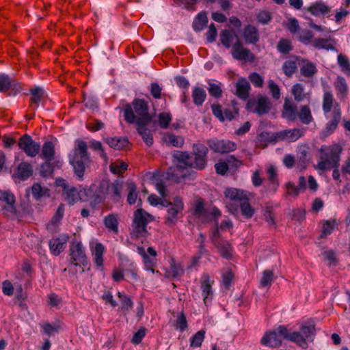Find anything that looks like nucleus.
Segmentation results:
<instances>
[{
    "mask_svg": "<svg viewBox=\"0 0 350 350\" xmlns=\"http://www.w3.org/2000/svg\"><path fill=\"white\" fill-rule=\"evenodd\" d=\"M133 107L130 105L125 106L124 116L125 120L131 124H135L138 133L148 146L153 144L152 132L148 126L152 124V117L148 113L147 103L142 99H135Z\"/></svg>",
    "mask_w": 350,
    "mask_h": 350,
    "instance_id": "1",
    "label": "nucleus"
},
{
    "mask_svg": "<svg viewBox=\"0 0 350 350\" xmlns=\"http://www.w3.org/2000/svg\"><path fill=\"white\" fill-rule=\"evenodd\" d=\"M207 153L208 148L202 144H194L193 145L192 154L187 152H175L173 157L176 160V167H170L168 174L174 175V172H176L175 179L176 181H180V178L186 176L183 171L187 167L203 170L206 165Z\"/></svg>",
    "mask_w": 350,
    "mask_h": 350,
    "instance_id": "2",
    "label": "nucleus"
},
{
    "mask_svg": "<svg viewBox=\"0 0 350 350\" xmlns=\"http://www.w3.org/2000/svg\"><path fill=\"white\" fill-rule=\"evenodd\" d=\"M280 332L285 340L293 342L303 349H306L308 342H312L315 336V325L313 322L308 321L301 325L300 332H290L286 327H281Z\"/></svg>",
    "mask_w": 350,
    "mask_h": 350,
    "instance_id": "3",
    "label": "nucleus"
},
{
    "mask_svg": "<svg viewBox=\"0 0 350 350\" xmlns=\"http://www.w3.org/2000/svg\"><path fill=\"white\" fill-rule=\"evenodd\" d=\"M69 161L74 168L75 174L79 178H81L84 175L85 165L90 163L85 142L79 139L75 141V147L72 154L69 155Z\"/></svg>",
    "mask_w": 350,
    "mask_h": 350,
    "instance_id": "4",
    "label": "nucleus"
},
{
    "mask_svg": "<svg viewBox=\"0 0 350 350\" xmlns=\"http://www.w3.org/2000/svg\"><path fill=\"white\" fill-rule=\"evenodd\" d=\"M342 150L341 146L338 144L322 146L319 150V160L316 168L325 171L338 167Z\"/></svg>",
    "mask_w": 350,
    "mask_h": 350,
    "instance_id": "5",
    "label": "nucleus"
},
{
    "mask_svg": "<svg viewBox=\"0 0 350 350\" xmlns=\"http://www.w3.org/2000/svg\"><path fill=\"white\" fill-rule=\"evenodd\" d=\"M70 262L75 267L81 268V272H84L82 267H85L88 264L85 249L81 241L75 240L72 241L70 245Z\"/></svg>",
    "mask_w": 350,
    "mask_h": 350,
    "instance_id": "6",
    "label": "nucleus"
},
{
    "mask_svg": "<svg viewBox=\"0 0 350 350\" xmlns=\"http://www.w3.org/2000/svg\"><path fill=\"white\" fill-rule=\"evenodd\" d=\"M153 220V217L142 208L134 213V232L137 237L144 236L147 232V224Z\"/></svg>",
    "mask_w": 350,
    "mask_h": 350,
    "instance_id": "7",
    "label": "nucleus"
},
{
    "mask_svg": "<svg viewBox=\"0 0 350 350\" xmlns=\"http://www.w3.org/2000/svg\"><path fill=\"white\" fill-rule=\"evenodd\" d=\"M161 205L167 208L166 217L167 224L175 223L178 219L179 214L182 212L184 207L183 202L179 197H176L173 202L163 200L161 202Z\"/></svg>",
    "mask_w": 350,
    "mask_h": 350,
    "instance_id": "8",
    "label": "nucleus"
},
{
    "mask_svg": "<svg viewBox=\"0 0 350 350\" xmlns=\"http://www.w3.org/2000/svg\"><path fill=\"white\" fill-rule=\"evenodd\" d=\"M19 148L30 157H35L40 152V146L34 142L31 136L25 135L22 136L18 142Z\"/></svg>",
    "mask_w": 350,
    "mask_h": 350,
    "instance_id": "9",
    "label": "nucleus"
},
{
    "mask_svg": "<svg viewBox=\"0 0 350 350\" xmlns=\"http://www.w3.org/2000/svg\"><path fill=\"white\" fill-rule=\"evenodd\" d=\"M137 252L143 258L145 269L154 273L157 264V252L152 247H149L147 249V254L143 247L139 246L137 247Z\"/></svg>",
    "mask_w": 350,
    "mask_h": 350,
    "instance_id": "10",
    "label": "nucleus"
},
{
    "mask_svg": "<svg viewBox=\"0 0 350 350\" xmlns=\"http://www.w3.org/2000/svg\"><path fill=\"white\" fill-rule=\"evenodd\" d=\"M200 284L203 301L207 306L211 303L214 296L212 288L214 280L207 273H203L200 278Z\"/></svg>",
    "mask_w": 350,
    "mask_h": 350,
    "instance_id": "11",
    "label": "nucleus"
},
{
    "mask_svg": "<svg viewBox=\"0 0 350 350\" xmlns=\"http://www.w3.org/2000/svg\"><path fill=\"white\" fill-rule=\"evenodd\" d=\"M281 327H286L284 325H280L274 330L267 332L261 338V344L272 348L279 347L282 345V340H285L284 337L281 335L280 332V329Z\"/></svg>",
    "mask_w": 350,
    "mask_h": 350,
    "instance_id": "12",
    "label": "nucleus"
},
{
    "mask_svg": "<svg viewBox=\"0 0 350 350\" xmlns=\"http://www.w3.org/2000/svg\"><path fill=\"white\" fill-rule=\"evenodd\" d=\"M270 108L269 99L264 96H260L257 100H250L247 103V109L259 115L268 112Z\"/></svg>",
    "mask_w": 350,
    "mask_h": 350,
    "instance_id": "13",
    "label": "nucleus"
},
{
    "mask_svg": "<svg viewBox=\"0 0 350 350\" xmlns=\"http://www.w3.org/2000/svg\"><path fill=\"white\" fill-rule=\"evenodd\" d=\"M208 145L214 152L219 153H226L233 151L237 147L235 143L226 139L209 140L208 142Z\"/></svg>",
    "mask_w": 350,
    "mask_h": 350,
    "instance_id": "14",
    "label": "nucleus"
},
{
    "mask_svg": "<svg viewBox=\"0 0 350 350\" xmlns=\"http://www.w3.org/2000/svg\"><path fill=\"white\" fill-rule=\"evenodd\" d=\"M231 54L232 57L237 60H243L245 62H253L254 59V55L250 50L244 48L239 40L234 42L232 48Z\"/></svg>",
    "mask_w": 350,
    "mask_h": 350,
    "instance_id": "15",
    "label": "nucleus"
},
{
    "mask_svg": "<svg viewBox=\"0 0 350 350\" xmlns=\"http://www.w3.org/2000/svg\"><path fill=\"white\" fill-rule=\"evenodd\" d=\"M341 110L339 103H336L332 113V119L326 124L323 131L325 135H329L336 129L340 119Z\"/></svg>",
    "mask_w": 350,
    "mask_h": 350,
    "instance_id": "16",
    "label": "nucleus"
},
{
    "mask_svg": "<svg viewBox=\"0 0 350 350\" xmlns=\"http://www.w3.org/2000/svg\"><path fill=\"white\" fill-rule=\"evenodd\" d=\"M299 59L301 75L308 79H312L317 72L316 64L301 57Z\"/></svg>",
    "mask_w": 350,
    "mask_h": 350,
    "instance_id": "17",
    "label": "nucleus"
},
{
    "mask_svg": "<svg viewBox=\"0 0 350 350\" xmlns=\"http://www.w3.org/2000/svg\"><path fill=\"white\" fill-rule=\"evenodd\" d=\"M322 86L323 87V96L322 109L325 114L329 113L332 109L334 108L335 103H334V96L331 91L327 90V83L325 81H321Z\"/></svg>",
    "mask_w": 350,
    "mask_h": 350,
    "instance_id": "18",
    "label": "nucleus"
},
{
    "mask_svg": "<svg viewBox=\"0 0 350 350\" xmlns=\"http://www.w3.org/2000/svg\"><path fill=\"white\" fill-rule=\"evenodd\" d=\"M277 135L279 141L293 142L303 135V132L299 129H293L277 132Z\"/></svg>",
    "mask_w": 350,
    "mask_h": 350,
    "instance_id": "19",
    "label": "nucleus"
},
{
    "mask_svg": "<svg viewBox=\"0 0 350 350\" xmlns=\"http://www.w3.org/2000/svg\"><path fill=\"white\" fill-rule=\"evenodd\" d=\"M162 142L167 146L180 148L183 146L185 140L180 135H176L170 132H166L162 135Z\"/></svg>",
    "mask_w": 350,
    "mask_h": 350,
    "instance_id": "20",
    "label": "nucleus"
},
{
    "mask_svg": "<svg viewBox=\"0 0 350 350\" xmlns=\"http://www.w3.org/2000/svg\"><path fill=\"white\" fill-rule=\"evenodd\" d=\"M92 256L95 265L98 268L103 267V254L105 252V247L100 243H96L94 245H91Z\"/></svg>",
    "mask_w": 350,
    "mask_h": 350,
    "instance_id": "21",
    "label": "nucleus"
},
{
    "mask_svg": "<svg viewBox=\"0 0 350 350\" xmlns=\"http://www.w3.org/2000/svg\"><path fill=\"white\" fill-rule=\"evenodd\" d=\"M306 9L314 16H324L331 11V8L322 1L312 3Z\"/></svg>",
    "mask_w": 350,
    "mask_h": 350,
    "instance_id": "22",
    "label": "nucleus"
},
{
    "mask_svg": "<svg viewBox=\"0 0 350 350\" xmlns=\"http://www.w3.org/2000/svg\"><path fill=\"white\" fill-rule=\"evenodd\" d=\"M240 40L236 33L232 31L224 29L220 33V41L227 49L232 47L234 42Z\"/></svg>",
    "mask_w": 350,
    "mask_h": 350,
    "instance_id": "23",
    "label": "nucleus"
},
{
    "mask_svg": "<svg viewBox=\"0 0 350 350\" xmlns=\"http://www.w3.org/2000/svg\"><path fill=\"white\" fill-rule=\"evenodd\" d=\"M336 40L334 38L328 37L327 38H316L312 41V46L320 50L325 49L326 51H334L335 49L334 44Z\"/></svg>",
    "mask_w": 350,
    "mask_h": 350,
    "instance_id": "24",
    "label": "nucleus"
},
{
    "mask_svg": "<svg viewBox=\"0 0 350 350\" xmlns=\"http://www.w3.org/2000/svg\"><path fill=\"white\" fill-rule=\"evenodd\" d=\"M68 237L54 238L49 241V248L51 253L55 256H58L65 248Z\"/></svg>",
    "mask_w": 350,
    "mask_h": 350,
    "instance_id": "25",
    "label": "nucleus"
},
{
    "mask_svg": "<svg viewBox=\"0 0 350 350\" xmlns=\"http://www.w3.org/2000/svg\"><path fill=\"white\" fill-rule=\"evenodd\" d=\"M33 174L32 165L27 162L21 163L15 171V175L18 178L25 180L29 178Z\"/></svg>",
    "mask_w": 350,
    "mask_h": 350,
    "instance_id": "26",
    "label": "nucleus"
},
{
    "mask_svg": "<svg viewBox=\"0 0 350 350\" xmlns=\"http://www.w3.org/2000/svg\"><path fill=\"white\" fill-rule=\"evenodd\" d=\"M299 57H292L285 61L282 65V71L287 77H291L297 71V66L299 65Z\"/></svg>",
    "mask_w": 350,
    "mask_h": 350,
    "instance_id": "27",
    "label": "nucleus"
},
{
    "mask_svg": "<svg viewBox=\"0 0 350 350\" xmlns=\"http://www.w3.org/2000/svg\"><path fill=\"white\" fill-rule=\"evenodd\" d=\"M282 116L288 120H295L297 118V107L293 103L286 99L283 106Z\"/></svg>",
    "mask_w": 350,
    "mask_h": 350,
    "instance_id": "28",
    "label": "nucleus"
},
{
    "mask_svg": "<svg viewBox=\"0 0 350 350\" xmlns=\"http://www.w3.org/2000/svg\"><path fill=\"white\" fill-rule=\"evenodd\" d=\"M250 90V83L245 79H240L236 83V92L238 97L246 99Z\"/></svg>",
    "mask_w": 350,
    "mask_h": 350,
    "instance_id": "29",
    "label": "nucleus"
},
{
    "mask_svg": "<svg viewBox=\"0 0 350 350\" xmlns=\"http://www.w3.org/2000/svg\"><path fill=\"white\" fill-rule=\"evenodd\" d=\"M30 93L31 94V107L36 109L44 100L45 92L42 88L36 87L31 89Z\"/></svg>",
    "mask_w": 350,
    "mask_h": 350,
    "instance_id": "30",
    "label": "nucleus"
},
{
    "mask_svg": "<svg viewBox=\"0 0 350 350\" xmlns=\"http://www.w3.org/2000/svg\"><path fill=\"white\" fill-rule=\"evenodd\" d=\"M337 96L340 99L345 98L348 94V85L343 77L338 76L334 84Z\"/></svg>",
    "mask_w": 350,
    "mask_h": 350,
    "instance_id": "31",
    "label": "nucleus"
},
{
    "mask_svg": "<svg viewBox=\"0 0 350 350\" xmlns=\"http://www.w3.org/2000/svg\"><path fill=\"white\" fill-rule=\"evenodd\" d=\"M225 197L232 200L247 199V192L235 188H228L224 192Z\"/></svg>",
    "mask_w": 350,
    "mask_h": 350,
    "instance_id": "32",
    "label": "nucleus"
},
{
    "mask_svg": "<svg viewBox=\"0 0 350 350\" xmlns=\"http://www.w3.org/2000/svg\"><path fill=\"white\" fill-rule=\"evenodd\" d=\"M31 193L33 196L37 200H40L42 198L49 197L50 190L40 183H34L31 187Z\"/></svg>",
    "mask_w": 350,
    "mask_h": 350,
    "instance_id": "33",
    "label": "nucleus"
},
{
    "mask_svg": "<svg viewBox=\"0 0 350 350\" xmlns=\"http://www.w3.org/2000/svg\"><path fill=\"white\" fill-rule=\"evenodd\" d=\"M55 155V147L51 142H46L42 148L40 157L46 161H51Z\"/></svg>",
    "mask_w": 350,
    "mask_h": 350,
    "instance_id": "34",
    "label": "nucleus"
},
{
    "mask_svg": "<svg viewBox=\"0 0 350 350\" xmlns=\"http://www.w3.org/2000/svg\"><path fill=\"white\" fill-rule=\"evenodd\" d=\"M208 18L205 12L199 13L193 22V28L195 31H201L207 25Z\"/></svg>",
    "mask_w": 350,
    "mask_h": 350,
    "instance_id": "35",
    "label": "nucleus"
},
{
    "mask_svg": "<svg viewBox=\"0 0 350 350\" xmlns=\"http://www.w3.org/2000/svg\"><path fill=\"white\" fill-rule=\"evenodd\" d=\"M193 103L197 106H201L206 98V91L200 87H194L192 91Z\"/></svg>",
    "mask_w": 350,
    "mask_h": 350,
    "instance_id": "36",
    "label": "nucleus"
},
{
    "mask_svg": "<svg viewBox=\"0 0 350 350\" xmlns=\"http://www.w3.org/2000/svg\"><path fill=\"white\" fill-rule=\"evenodd\" d=\"M243 36L245 42L248 43H255L258 40L257 29L251 25H248L245 28Z\"/></svg>",
    "mask_w": 350,
    "mask_h": 350,
    "instance_id": "37",
    "label": "nucleus"
},
{
    "mask_svg": "<svg viewBox=\"0 0 350 350\" xmlns=\"http://www.w3.org/2000/svg\"><path fill=\"white\" fill-rule=\"evenodd\" d=\"M107 144L114 149H123L128 144L129 141L125 137H112L107 139Z\"/></svg>",
    "mask_w": 350,
    "mask_h": 350,
    "instance_id": "38",
    "label": "nucleus"
},
{
    "mask_svg": "<svg viewBox=\"0 0 350 350\" xmlns=\"http://www.w3.org/2000/svg\"><path fill=\"white\" fill-rule=\"evenodd\" d=\"M291 93L294 98L297 102L304 100L307 97V94L304 92V87L301 83H296L293 85Z\"/></svg>",
    "mask_w": 350,
    "mask_h": 350,
    "instance_id": "39",
    "label": "nucleus"
},
{
    "mask_svg": "<svg viewBox=\"0 0 350 350\" xmlns=\"http://www.w3.org/2000/svg\"><path fill=\"white\" fill-rule=\"evenodd\" d=\"M258 141L267 145L269 143H274L279 141L277 133L262 132L258 136Z\"/></svg>",
    "mask_w": 350,
    "mask_h": 350,
    "instance_id": "40",
    "label": "nucleus"
},
{
    "mask_svg": "<svg viewBox=\"0 0 350 350\" xmlns=\"http://www.w3.org/2000/svg\"><path fill=\"white\" fill-rule=\"evenodd\" d=\"M104 224L110 231L117 234L118 232V222L116 215L110 214L104 219Z\"/></svg>",
    "mask_w": 350,
    "mask_h": 350,
    "instance_id": "41",
    "label": "nucleus"
},
{
    "mask_svg": "<svg viewBox=\"0 0 350 350\" xmlns=\"http://www.w3.org/2000/svg\"><path fill=\"white\" fill-rule=\"evenodd\" d=\"M169 276L176 278L180 277L184 273V269L179 263H176L174 260L170 262V266L167 271Z\"/></svg>",
    "mask_w": 350,
    "mask_h": 350,
    "instance_id": "42",
    "label": "nucleus"
},
{
    "mask_svg": "<svg viewBox=\"0 0 350 350\" xmlns=\"http://www.w3.org/2000/svg\"><path fill=\"white\" fill-rule=\"evenodd\" d=\"M205 331L201 329L192 336L189 339L190 347L193 348H198L201 347L205 338Z\"/></svg>",
    "mask_w": 350,
    "mask_h": 350,
    "instance_id": "43",
    "label": "nucleus"
},
{
    "mask_svg": "<svg viewBox=\"0 0 350 350\" xmlns=\"http://www.w3.org/2000/svg\"><path fill=\"white\" fill-rule=\"evenodd\" d=\"M64 194L66 196L65 200L69 204H75L80 198L79 193L77 189L74 187L65 189Z\"/></svg>",
    "mask_w": 350,
    "mask_h": 350,
    "instance_id": "44",
    "label": "nucleus"
},
{
    "mask_svg": "<svg viewBox=\"0 0 350 350\" xmlns=\"http://www.w3.org/2000/svg\"><path fill=\"white\" fill-rule=\"evenodd\" d=\"M338 64L340 67L342 72L347 77H350V62L347 57L342 53L339 54L337 57Z\"/></svg>",
    "mask_w": 350,
    "mask_h": 350,
    "instance_id": "45",
    "label": "nucleus"
},
{
    "mask_svg": "<svg viewBox=\"0 0 350 350\" xmlns=\"http://www.w3.org/2000/svg\"><path fill=\"white\" fill-rule=\"evenodd\" d=\"M297 117L302 123L306 124H309L312 120V116L309 107L307 105L302 106L300 111L299 113L297 112Z\"/></svg>",
    "mask_w": 350,
    "mask_h": 350,
    "instance_id": "46",
    "label": "nucleus"
},
{
    "mask_svg": "<svg viewBox=\"0 0 350 350\" xmlns=\"http://www.w3.org/2000/svg\"><path fill=\"white\" fill-rule=\"evenodd\" d=\"M173 325L175 329L183 332L187 328V321L183 313H179L176 319L174 321Z\"/></svg>",
    "mask_w": 350,
    "mask_h": 350,
    "instance_id": "47",
    "label": "nucleus"
},
{
    "mask_svg": "<svg viewBox=\"0 0 350 350\" xmlns=\"http://www.w3.org/2000/svg\"><path fill=\"white\" fill-rule=\"evenodd\" d=\"M172 120V115L170 113H160L158 116V124L162 129H167Z\"/></svg>",
    "mask_w": 350,
    "mask_h": 350,
    "instance_id": "48",
    "label": "nucleus"
},
{
    "mask_svg": "<svg viewBox=\"0 0 350 350\" xmlns=\"http://www.w3.org/2000/svg\"><path fill=\"white\" fill-rule=\"evenodd\" d=\"M337 226L338 223L335 219L325 221L323 226L322 236L330 234Z\"/></svg>",
    "mask_w": 350,
    "mask_h": 350,
    "instance_id": "49",
    "label": "nucleus"
},
{
    "mask_svg": "<svg viewBox=\"0 0 350 350\" xmlns=\"http://www.w3.org/2000/svg\"><path fill=\"white\" fill-rule=\"evenodd\" d=\"M136 185L134 183H128L129 193L127 196V202L129 204H133L136 202L137 193L136 192Z\"/></svg>",
    "mask_w": 350,
    "mask_h": 350,
    "instance_id": "50",
    "label": "nucleus"
},
{
    "mask_svg": "<svg viewBox=\"0 0 350 350\" xmlns=\"http://www.w3.org/2000/svg\"><path fill=\"white\" fill-rule=\"evenodd\" d=\"M90 146L94 151L98 152L100 156L104 159L105 162H107L108 158L107 154L105 152L102 144L100 142L94 139L91 140L90 142Z\"/></svg>",
    "mask_w": 350,
    "mask_h": 350,
    "instance_id": "51",
    "label": "nucleus"
},
{
    "mask_svg": "<svg viewBox=\"0 0 350 350\" xmlns=\"http://www.w3.org/2000/svg\"><path fill=\"white\" fill-rule=\"evenodd\" d=\"M208 93L213 97L218 98L222 95V90L220 83H208Z\"/></svg>",
    "mask_w": 350,
    "mask_h": 350,
    "instance_id": "52",
    "label": "nucleus"
},
{
    "mask_svg": "<svg viewBox=\"0 0 350 350\" xmlns=\"http://www.w3.org/2000/svg\"><path fill=\"white\" fill-rule=\"evenodd\" d=\"M217 248L221 256L226 258H229L232 256V247L229 243L224 242L217 245Z\"/></svg>",
    "mask_w": 350,
    "mask_h": 350,
    "instance_id": "53",
    "label": "nucleus"
},
{
    "mask_svg": "<svg viewBox=\"0 0 350 350\" xmlns=\"http://www.w3.org/2000/svg\"><path fill=\"white\" fill-rule=\"evenodd\" d=\"M273 281V272L270 270H265L262 273L260 285L262 287H267L271 284Z\"/></svg>",
    "mask_w": 350,
    "mask_h": 350,
    "instance_id": "54",
    "label": "nucleus"
},
{
    "mask_svg": "<svg viewBox=\"0 0 350 350\" xmlns=\"http://www.w3.org/2000/svg\"><path fill=\"white\" fill-rule=\"evenodd\" d=\"M41 327L44 333L48 336H51L58 332L59 329V325L57 323L51 324L49 323H44Z\"/></svg>",
    "mask_w": 350,
    "mask_h": 350,
    "instance_id": "55",
    "label": "nucleus"
},
{
    "mask_svg": "<svg viewBox=\"0 0 350 350\" xmlns=\"http://www.w3.org/2000/svg\"><path fill=\"white\" fill-rule=\"evenodd\" d=\"M285 187L287 195L290 196L296 197L301 193L298 187L292 181L286 183Z\"/></svg>",
    "mask_w": 350,
    "mask_h": 350,
    "instance_id": "56",
    "label": "nucleus"
},
{
    "mask_svg": "<svg viewBox=\"0 0 350 350\" xmlns=\"http://www.w3.org/2000/svg\"><path fill=\"white\" fill-rule=\"evenodd\" d=\"M118 297L120 299L122 304V309L124 311H129L133 307V302L131 299L126 295L118 292Z\"/></svg>",
    "mask_w": 350,
    "mask_h": 350,
    "instance_id": "57",
    "label": "nucleus"
},
{
    "mask_svg": "<svg viewBox=\"0 0 350 350\" xmlns=\"http://www.w3.org/2000/svg\"><path fill=\"white\" fill-rule=\"evenodd\" d=\"M278 50L284 54L289 53L292 50L291 42L286 39H282L278 44Z\"/></svg>",
    "mask_w": 350,
    "mask_h": 350,
    "instance_id": "58",
    "label": "nucleus"
},
{
    "mask_svg": "<svg viewBox=\"0 0 350 350\" xmlns=\"http://www.w3.org/2000/svg\"><path fill=\"white\" fill-rule=\"evenodd\" d=\"M128 165L124 162H121L120 163H112L110 165V170L113 174H121L127 170Z\"/></svg>",
    "mask_w": 350,
    "mask_h": 350,
    "instance_id": "59",
    "label": "nucleus"
},
{
    "mask_svg": "<svg viewBox=\"0 0 350 350\" xmlns=\"http://www.w3.org/2000/svg\"><path fill=\"white\" fill-rule=\"evenodd\" d=\"M313 38V34L309 30H302L299 33V40L301 42H302L305 44H308L312 43V40Z\"/></svg>",
    "mask_w": 350,
    "mask_h": 350,
    "instance_id": "60",
    "label": "nucleus"
},
{
    "mask_svg": "<svg viewBox=\"0 0 350 350\" xmlns=\"http://www.w3.org/2000/svg\"><path fill=\"white\" fill-rule=\"evenodd\" d=\"M268 87L272 97L275 100H278L280 97V90L278 85L273 80H269Z\"/></svg>",
    "mask_w": 350,
    "mask_h": 350,
    "instance_id": "61",
    "label": "nucleus"
},
{
    "mask_svg": "<svg viewBox=\"0 0 350 350\" xmlns=\"http://www.w3.org/2000/svg\"><path fill=\"white\" fill-rule=\"evenodd\" d=\"M53 172V167L52 166L51 161H46L45 163L40 166V174L42 176L46 177L51 176Z\"/></svg>",
    "mask_w": 350,
    "mask_h": 350,
    "instance_id": "62",
    "label": "nucleus"
},
{
    "mask_svg": "<svg viewBox=\"0 0 350 350\" xmlns=\"http://www.w3.org/2000/svg\"><path fill=\"white\" fill-rule=\"evenodd\" d=\"M241 211L245 217L250 218L254 215V210L247 201H244L241 204Z\"/></svg>",
    "mask_w": 350,
    "mask_h": 350,
    "instance_id": "63",
    "label": "nucleus"
},
{
    "mask_svg": "<svg viewBox=\"0 0 350 350\" xmlns=\"http://www.w3.org/2000/svg\"><path fill=\"white\" fill-rule=\"evenodd\" d=\"M146 329L144 327H141L133 336L131 342L134 345H139L142 339L145 337Z\"/></svg>",
    "mask_w": 350,
    "mask_h": 350,
    "instance_id": "64",
    "label": "nucleus"
}]
</instances>
